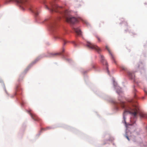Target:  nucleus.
Here are the masks:
<instances>
[{
  "label": "nucleus",
  "instance_id": "22",
  "mask_svg": "<svg viewBox=\"0 0 147 147\" xmlns=\"http://www.w3.org/2000/svg\"><path fill=\"white\" fill-rule=\"evenodd\" d=\"M107 71H108V73H109V71L108 70H107Z\"/></svg>",
  "mask_w": 147,
  "mask_h": 147
},
{
  "label": "nucleus",
  "instance_id": "5",
  "mask_svg": "<svg viewBox=\"0 0 147 147\" xmlns=\"http://www.w3.org/2000/svg\"><path fill=\"white\" fill-rule=\"evenodd\" d=\"M28 113L30 115L32 119L34 120L39 122L41 121V119L38 118L35 114L31 113L30 111H28Z\"/></svg>",
  "mask_w": 147,
  "mask_h": 147
},
{
  "label": "nucleus",
  "instance_id": "15",
  "mask_svg": "<svg viewBox=\"0 0 147 147\" xmlns=\"http://www.w3.org/2000/svg\"><path fill=\"white\" fill-rule=\"evenodd\" d=\"M56 38H61V39L62 38V36H57L56 37Z\"/></svg>",
  "mask_w": 147,
  "mask_h": 147
},
{
  "label": "nucleus",
  "instance_id": "21",
  "mask_svg": "<svg viewBox=\"0 0 147 147\" xmlns=\"http://www.w3.org/2000/svg\"><path fill=\"white\" fill-rule=\"evenodd\" d=\"M43 129H44V130H45V129H41V130H43Z\"/></svg>",
  "mask_w": 147,
  "mask_h": 147
},
{
  "label": "nucleus",
  "instance_id": "18",
  "mask_svg": "<svg viewBox=\"0 0 147 147\" xmlns=\"http://www.w3.org/2000/svg\"><path fill=\"white\" fill-rule=\"evenodd\" d=\"M92 67L93 68L95 69L96 67V66L95 65H92Z\"/></svg>",
  "mask_w": 147,
  "mask_h": 147
},
{
  "label": "nucleus",
  "instance_id": "10",
  "mask_svg": "<svg viewBox=\"0 0 147 147\" xmlns=\"http://www.w3.org/2000/svg\"><path fill=\"white\" fill-rule=\"evenodd\" d=\"M117 105L121 106L122 108H124L125 107V103L124 102L120 101L119 102L117 103Z\"/></svg>",
  "mask_w": 147,
  "mask_h": 147
},
{
  "label": "nucleus",
  "instance_id": "8",
  "mask_svg": "<svg viewBox=\"0 0 147 147\" xmlns=\"http://www.w3.org/2000/svg\"><path fill=\"white\" fill-rule=\"evenodd\" d=\"M31 10L33 12L36 16L38 15L39 14L38 9L35 7H32L31 9Z\"/></svg>",
  "mask_w": 147,
  "mask_h": 147
},
{
  "label": "nucleus",
  "instance_id": "1",
  "mask_svg": "<svg viewBox=\"0 0 147 147\" xmlns=\"http://www.w3.org/2000/svg\"><path fill=\"white\" fill-rule=\"evenodd\" d=\"M45 7L51 12L55 11L56 12H60L65 18L66 21L70 24H74L78 21V20L74 17L69 16V11L68 10L64 11L62 7L59 6L54 2H50L48 5L45 3Z\"/></svg>",
  "mask_w": 147,
  "mask_h": 147
},
{
  "label": "nucleus",
  "instance_id": "3",
  "mask_svg": "<svg viewBox=\"0 0 147 147\" xmlns=\"http://www.w3.org/2000/svg\"><path fill=\"white\" fill-rule=\"evenodd\" d=\"M11 2H15L17 5L23 9H24V7L27 3L26 0H5V3L6 4Z\"/></svg>",
  "mask_w": 147,
  "mask_h": 147
},
{
  "label": "nucleus",
  "instance_id": "14",
  "mask_svg": "<svg viewBox=\"0 0 147 147\" xmlns=\"http://www.w3.org/2000/svg\"><path fill=\"white\" fill-rule=\"evenodd\" d=\"M129 132H126L125 135V136L127 138V139L129 140V138L128 135L129 134Z\"/></svg>",
  "mask_w": 147,
  "mask_h": 147
},
{
  "label": "nucleus",
  "instance_id": "2",
  "mask_svg": "<svg viewBox=\"0 0 147 147\" xmlns=\"http://www.w3.org/2000/svg\"><path fill=\"white\" fill-rule=\"evenodd\" d=\"M131 102L133 103L132 108L128 107L127 109H126L123 113V118L124 120H125V115L127 113L131 114L135 117H136L137 114L138 113L141 117L147 118V114L140 112L139 107L136 102L133 100L131 101Z\"/></svg>",
  "mask_w": 147,
  "mask_h": 147
},
{
  "label": "nucleus",
  "instance_id": "19",
  "mask_svg": "<svg viewBox=\"0 0 147 147\" xmlns=\"http://www.w3.org/2000/svg\"><path fill=\"white\" fill-rule=\"evenodd\" d=\"M63 40L64 42V44H65L67 42V41L63 39Z\"/></svg>",
  "mask_w": 147,
  "mask_h": 147
},
{
  "label": "nucleus",
  "instance_id": "6",
  "mask_svg": "<svg viewBox=\"0 0 147 147\" xmlns=\"http://www.w3.org/2000/svg\"><path fill=\"white\" fill-rule=\"evenodd\" d=\"M106 49L108 50V51L109 54L111 55V59L112 60V61L114 62L116 64V61L115 60V57L113 54V53H112L111 51L110 50L109 47L107 46H106Z\"/></svg>",
  "mask_w": 147,
  "mask_h": 147
},
{
  "label": "nucleus",
  "instance_id": "23",
  "mask_svg": "<svg viewBox=\"0 0 147 147\" xmlns=\"http://www.w3.org/2000/svg\"><path fill=\"white\" fill-rule=\"evenodd\" d=\"M49 127H47V129H49Z\"/></svg>",
  "mask_w": 147,
  "mask_h": 147
},
{
  "label": "nucleus",
  "instance_id": "20",
  "mask_svg": "<svg viewBox=\"0 0 147 147\" xmlns=\"http://www.w3.org/2000/svg\"><path fill=\"white\" fill-rule=\"evenodd\" d=\"M147 94V92L145 91H144Z\"/></svg>",
  "mask_w": 147,
  "mask_h": 147
},
{
  "label": "nucleus",
  "instance_id": "13",
  "mask_svg": "<svg viewBox=\"0 0 147 147\" xmlns=\"http://www.w3.org/2000/svg\"><path fill=\"white\" fill-rule=\"evenodd\" d=\"M56 24L54 22L52 23L50 25V28H51V29L54 28Z\"/></svg>",
  "mask_w": 147,
  "mask_h": 147
},
{
  "label": "nucleus",
  "instance_id": "17",
  "mask_svg": "<svg viewBox=\"0 0 147 147\" xmlns=\"http://www.w3.org/2000/svg\"><path fill=\"white\" fill-rule=\"evenodd\" d=\"M87 25L88 24V22L86 21H83Z\"/></svg>",
  "mask_w": 147,
  "mask_h": 147
},
{
  "label": "nucleus",
  "instance_id": "12",
  "mask_svg": "<svg viewBox=\"0 0 147 147\" xmlns=\"http://www.w3.org/2000/svg\"><path fill=\"white\" fill-rule=\"evenodd\" d=\"M61 54L60 53H50L49 56H55L59 55Z\"/></svg>",
  "mask_w": 147,
  "mask_h": 147
},
{
  "label": "nucleus",
  "instance_id": "4",
  "mask_svg": "<svg viewBox=\"0 0 147 147\" xmlns=\"http://www.w3.org/2000/svg\"><path fill=\"white\" fill-rule=\"evenodd\" d=\"M86 46L90 49L95 50L98 53H100L101 51L100 48L97 45L89 42H87Z\"/></svg>",
  "mask_w": 147,
  "mask_h": 147
},
{
  "label": "nucleus",
  "instance_id": "16",
  "mask_svg": "<svg viewBox=\"0 0 147 147\" xmlns=\"http://www.w3.org/2000/svg\"><path fill=\"white\" fill-rule=\"evenodd\" d=\"M96 37L97 38V39L98 40L99 42H100L101 41V40H100V38L99 37H98V36H96Z\"/></svg>",
  "mask_w": 147,
  "mask_h": 147
},
{
  "label": "nucleus",
  "instance_id": "9",
  "mask_svg": "<svg viewBox=\"0 0 147 147\" xmlns=\"http://www.w3.org/2000/svg\"><path fill=\"white\" fill-rule=\"evenodd\" d=\"M100 60L103 63L104 65H107V63L106 61L105 60L104 57L102 55H100Z\"/></svg>",
  "mask_w": 147,
  "mask_h": 147
},
{
  "label": "nucleus",
  "instance_id": "7",
  "mask_svg": "<svg viewBox=\"0 0 147 147\" xmlns=\"http://www.w3.org/2000/svg\"><path fill=\"white\" fill-rule=\"evenodd\" d=\"M74 30L76 34L79 36H80L81 34V32L80 29L78 28H74Z\"/></svg>",
  "mask_w": 147,
  "mask_h": 147
},
{
  "label": "nucleus",
  "instance_id": "11",
  "mask_svg": "<svg viewBox=\"0 0 147 147\" xmlns=\"http://www.w3.org/2000/svg\"><path fill=\"white\" fill-rule=\"evenodd\" d=\"M128 76L131 79H133L134 78L135 76L134 73L130 71H129L128 72Z\"/></svg>",
  "mask_w": 147,
  "mask_h": 147
}]
</instances>
